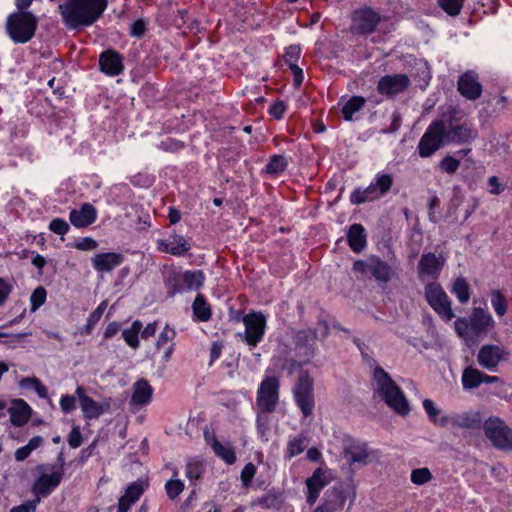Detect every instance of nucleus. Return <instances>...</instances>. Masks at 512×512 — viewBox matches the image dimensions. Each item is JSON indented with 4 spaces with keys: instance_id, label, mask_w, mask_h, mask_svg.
<instances>
[{
    "instance_id": "1",
    "label": "nucleus",
    "mask_w": 512,
    "mask_h": 512,
    "mask_svg": "<svg viewBox=\"0 0 512 512\" xmlns=\"http://www.w3.org/2000/svg\"><path fill=\"white\" fill-rule=\"evenodd\" d=\"M106 7V0H66L59 6L65 23L71 28L93 24Z\"/></svg>"
},
{
    "instance_id": "2",
    "label": "nucleus",
    "mask_w": 512,
    "mask_h": 512,
    "mask_svg": "<svg viewBox=\"0 0 512 512\" xmlns=\"http://www.w3.org/2000/svg\"><path fill=\"white\" fill-rule=\"evenodd\" d=\"M495 325L490 312L482 307H474L469 317H460L455 320L454 330L462 340L470 342L494 329Z\"/></svg>"
},
{
    "instance_id": "3",
    "label": "nucleus",
    "mask_w": 512,
    "mask_h": 512,
    "mask_svg": "<svg viewBox=\"0 0 512 512\" xmlns=\"http://www.w3.org/2000/svg\"><path fill=\"white\" fill-rule=\"evenodd\" d=\"M374 390L395 412L401 415L409 413V404L402 391L381 367L374 370Z\"/></svg>"
},
{
    "instance_id": "4",
    "label": "nucleus",
    "mask_w": 512,
    "mask_h": 512,
    "mask_svg": "<svg viewBox=\"0 0 512 512\" xmlns=\"http://www.w3.org/2000/svg\"><path fill=\"white\" fill-rule=\"evenodd\" d=\"M374 390L395 412L401 415L409 413V404L402 391L381 367L374 370Z\"/></svg>"
},
{
    "instance_id": "5",
    "label": "nucleus",
    "mask_w": 512,
    "mask_h": 512,
    "mask_svg": "<svg viewBox=\"0 0 512 512\" xmlns=\"http://www.w3.org/2000/svg\"><path fill=\"white\" fill-rule=\"evenodd\" d=\"M392 185L393 176L388 173L379 172L367 188L353 191L350 200L353 204H361L380 199L390 191Z\"/></svg>"
},
{
    "instance_id": "6",
    "label": "nucleus",
    "mask_w": 512,
    "mask_h": 512,
    "mask_svg": "<svg viewBox=\"0 0 512 512\" xmlns=\"http://www.w3.org/2000/svg\"><path fill=\"white\" fill-rule=\"evenodd\" d=\"M424 296L429 306L442 320L449 322L454 318L452 301L439 283H428L424 288Z\"/></svg>"
},
{
    "instance_id": "7",
    "label": "nucleus",
    "mask_w": 512,
    "mask_h": 512,
    "mask_svg": "<svg viewBox=\"0 0 512 512\" xmlns=\"http://www.w3.org/2000/svg\"><path fill=\"white\" fill-rule=\"evenodd\" d=\"M484 434L492 445L502 451L512 452V429L499 417H490L483 424Z\"/></svg>"
},
{
    "instance_id": "8",
    "label": "nucleus",
    "mask_w": 512,
    "mask_h": 512,
    "mask_svg": "<svg viewBox=\"0 0 512 512\" xmlns=\"http://www.w3.org/2000/svg\"><path fill=\"white\" fill-rule=\"evenodd\" d=\"M36 25L37 20L31 13L20 12L8 18L7 31L15 42L25 43L34 35Z\"/></svg>"
},
{
    "instance_id": "9",
    "label": "nucleus",
    "mask_w": 512,
    "mask_h": 512,
    "mask_svg": "<svg viewBox=\"0 0 512 512\" xmlns=\"http://www.w3.org/2000/svg\"><path fill=\"white\" fill-rule=\"evenodd\" d=\"M242 323L245 327L243 333H239V337L250 347H255L263 340L267 320L261 312H250L242 317Z\"/></svg>"
},
{
    "instance_id": "10",
    "label": "nucleus",
    "mask_w": 512,
    "mask_h": 512,
    "mask_svg": "<svg viewBox=\"0 0 512 512\" xmlns=\"http://www.w3.org/2000/svg\"><path fill=\"white\" fill-rule=\"evenodd\" d=\"M279 402V379L275 376H265L261 381L256 396V406L259 411L276 409Z\"/></svg>"
},
{
    "instance_id": "11",
    "label": "nucleus",
    "mask_w": 512,
    "mask_h": 512,
    "mask_svg": "<svg viewBox=\"0 0 512 512\" xmlns=\"http://www.w3.org/2000/svg\"><path fill=\"white\" fill-rule=\"evenodd\" d=\"M446 138V126L441 120L433 122L420 139L418 150L421 157H429L435 153L444 143Z\"/></svg>"
},
{
    "instance_id": "12",
    "label": "nucleus",
    "mask_w": 512,
    "mask_h": 512,
    "mask_svg": "<svg viewBox=\"0 0 512 512\" xmlns=\"http://www.w3.org/2000/svg\"><path fill=\"white\" fill-rule=\"evenodd\" d=\"M344 453L350 464L368 465L379 459L378 452L371 449L366 443L350 438L344 441Z\"/></svg>"
},
{
    "instance_id": "13",
    "label": "nucleus",
    "mask_w": 512,
    "mask_h": 512,
    "mask_svg": "<svg viewBox=\"0 0 512 512\" xmlns=\"http://www.w3.org/2000/svg\"><path fill=\"white\" fill-rule=\"evenodd\" d=\"M295 401L305 417L314 409L313 380L305 373L301 374L294 388Z\"/></svg>"
},
{
    "instance_id": "14",
    "label": "nucleus",
    "mask_w": 512,
    "mask_h": 512,
    "mask_svg": "<svg viewBox=\"0 0 512 512\" xmlns=\"http://www.w3.org/2000/svg\"><path fill=\"white\" fill-rule=\"evenodd\" d=\"M75 394L79 399L81 411L86 419H98L110 408L109 400H105L103 402L93 400L86 394L84 387L81 385L77 386Z\"/></svg>"
},
{
    "instance_id": "15",
    "label": "nucleus",
    "mask_w": 512,
    "mask_h": 512,
    "mask_svg": "<svg viewBox=\"0 0 512 512\" xmlns=\"http://www.w3.org/2000/svg\"><path fill=\"white\" fill-rule=\"evenodd\" d=\"M333 479L332 472L326 467L317 468L311 477L306 480L307 486V502L313 505L321 490L328 485Z\"/></svg>"
},
{
    "instance_id": "16",
    "label": "nucleus",
    "mask_w": 512,
    "mask_h": 512,
    "mask_svg": "<svg viewBox=\"0 0 512 512\" xmlns=\"http://www.w3.org/2000/svg\"><path fill=\"white\" fill-rule=\"evenodd\" d=\"M446 262V258L442 255H435L434 253L423 254L420 258L418 265V273L421 280L435 281Z\"/></svg>"
},
{
    "instance_id": "17",
    "label": "nucleus",
    "mask_w": 512,
    "mask_h": 512,
    "mask_svg": "<svg viewBox=\"0 0 512 512\" xmlns=\"http://www.w3.org/2000/svg\"><path fill=\"white\" fill-rule=\"evenodd\" d=\"M507 352L499 345H483L477 353L478 364L489 371H495L499 363L505 360Z\"/></svg>"
},
{
    "instance_id": "18",
    "label": "nucleus",
    "mask_w": 512,
    "mask_h": 512,
    "mask_svg": "<svg viewBox=\"0 0 512 512\" xmlns=\"http://www.w3.org/2000/svg\"><path fill=\"white\" fill-rule=\"evenodd\" d=\"M63 477L62 468L53 470L49 474L41 475L33 485V492L37 497H44L59 485Z\"/></svg>"
},
{
    "instance_id": "19",
    "label": "nucleus",
    "mask_w": 512,
    "mask_h": 512,
    "mask_svg": "<svg viewBox=\"0 0 512 512\" xmlns=\"http://www.w3.org/2000/svg\"><path fill=\"white\" fill-rule=\"evenodd\" d=\"M480 423L478 413L462 412L452 413L450 415H443L441 417V426L445 427L451 425L459 428H474Z\"/></svg>"
},
{
    "instance_id": "20",
    "label": "nucleus",
    "mask_w": 512,
    "mask_h": 512,
    "mask_svg": "<svg viewBox=\"0 0 512 512\" xmlns=\"http://www.w3.org/2000/svg\"><path fill=\"white\" fill-rule=\"evenodd\" d=\"M409 82V78L404 74L384 76L378 83V90L385 95L398 94L408 87Z\"/></svg>"
},
{
    "instance_id": "21",
    "label": "nucleus",
    "mask_w": 512,
    "mask_h": 512,
    "mask_svg": "<svg viewBox=\"0 0 512 512\" xmlns=\"http://www.w3.org/2000/svg\"><path fill=\"white\" fill-rule=\"evenodd\" d=\"M91 262L98 273H109L123 262V256L115 252L99 253L92 257Z\"/></svg>"
},
{
    "instance_id": "22",
    "label": "nucleus",
    "mask_w": 512,
    "mask_h": 512,
    "mask_svg": "<svg viewBox=\"0 0 512 512\" xmlns=\"http://www.w3.org/2000/svg\"><path fill=\"white\" fill-rule=\"evenodd\" d=\"M96 218L97 210L90 203H84L80 209H73L69 215L71 223L77 228L91 225L95 222Z\"/></svg>"
},
{
    "instance_id": "23",
    "label": "nucleus",
    "mask_w": 512,
    "mask_h": 512,
    "mask_svg": "<svg viewBox=\"0 0 512 512\" xmlns=\"http://www.w3.org/2000/svg\"><path fill=\"white\" fill-rule=\"evenodd\" d=\"M355 27L363 32H372L380 21L377 12L370 8H363L353 15Z\"/></svg>"
},
{
    "instance_id": "24",
    "label": "nucleus",
    "mask_w": 512,
    "mask_h": 512,
    "mask_svg": "<svg viewBox=\"0 0 512 512\" xmlns=\"http://www.w3.org/2000/svg\"><path fill=\"white\" fill-rule=\"evenodd\" d=\"M459 92L468 99L474 100L481 95V85L477 76L471 72L465 73L458 82Z\"/></svg>"
},
{
    "instance_id": "25",
    "label": "nucleus",
    "mask_w": 512,
    "mask_h": 512,
    "mask_svg": "<svg viewBox=\"0 0 512 512\" xmlns=\"http://www.w3.org/2000/svg\"><path fill=\"white\" fill-rule=\"evenodd\" d=\"M159 247L164 252L180 256L190 249V244L183 236L173 235L166 240L159 241Z\"/></svg>"
},
{
    "instance_id": "26",
    "label": "nucleus",
    "mask_w": 512,
    "mask_h": 512,
    "mask_svg": "<svg viewBox=\"0 0 512 512\" xmlns=\"http://www.w3.org/2000/svg\"><path fill=\"white\" fill-rule=\"evenodd\" d=\"M101 70L111 76L118 75L123 69L120 56L114 51L103 52L99 59Z\"/></svg>"
},
{
    "instance_id": "27",
    "label": "nucleus",
    "mask_w": 512,
    "mask_h": 512,
    "mask_svg": "<svg viewBox=\"0 0 512 512\" xmlns=\"http://www.w3.org/2000/svg\"><path fill=\"white\" fill-rule=\"evenodd\" d=\"M8 412L10 414L12 424L15 426H22L29 420L31 408L25 401L18 399L12 402Z\"/></svg>"
},
{
    "instance_id": "28",
    "label": "nucleus",
    "mask_w": 512,
    "mask_h": 512,
    "mask_svg": "<svg viewBox=\"0 0 512 512\" xmlns=\"http://www.w3.org/2000/svg\"><path fill=\"white\" fill-rule=\"evenodd\" d=\"M144 488L141 483H133L129 485L125 494L120 497L118 504L119 512H128L131 505L134 504L142 495Z\"/></svg>"
},
{
    "instance_id": "29",
    "label": "nucleus",
    "mask_w": 512,
    "mask_h": 512,
    "mask_svg": "<svg viewBox=\"0 0 512 512\" xmlns=\"http://www.w3.org/2000/svg\"><path fill=\"white\" fill-rule=\"evenodd\" d=\"M153 389L146 380H139L134 385L132 402L136 405H146L150 402Z\"/></svg>"
},
{
    "instance_id": "30",
    "label": "nucleus",
    "mask_w": 512,
    "mask_h": 512,
    "mask_svg": "<svg viewBox=\"0 0 512 512\" xmlns=\"http://www.w3.org/2000/svg\"><path fill=\"white\" fill-rule=\"evenodd\" d=\"M348 242L354 252L362 251L366 246L365 229L360 224H354L348 232Z\"/></svg>"
},
{
    "instance_id": "31",
    "label": "nucleus",
    "mask_w": 512,
    "mask_h": 512,
    "mask_svg": "<svg viewBox=\"0 0 512 512\" xmlns=\"http://www.w3.org/2000/svg\"><path fill=\"white\" fill-rule=\"evenodd\" d=\"M483 372L474 367H466L461 376V383L464 390L469 391L482 384Z\"/></svg>"
},
{
    "instance_id": "32",
    "label": "nucleus",
    "mask_w": 512,
    "mask_h": 512,
    "mask_svg": "<svg viewBox=\"0 0 512 512\" xmlns=\"http://www.w3.org/2000/svg\"><path fill=\"white\" fill-rule=\"evenodd\" d=\"M451 293L459 303L466 304L470 300V285L464 277L455 278L450 286Z\"/></svg>"
},
{
    "instance_id": "33",
    "label": "nucleus",
    "mask_w": 512,
    "mask_h": 512,
    "mask_svg": "<svg viewBox=\"0 0 512 512\" xmlns=\"http://www.w3.org/2000/svg\"><path fill=\"white\" fill-rule=\"evenodd\" d=\"M184 482L179 478V473L172 468V477L165 483V491L169 499H176L184 490Z\"/></svg>"
},
{
    "instance_id": "34",
    "label": "nucleus",
    "mask_w": 512,
    "mask_h": 512,
    "mask_svg": "<svg viewBox=\"0 0 512 512\" xmlns=\"http://www.w3.org/2000/svg\"><path fill=\"white\" fill-rule=\"evenodd\" d=\"M364 104L365 99L360 96H353L348 99L342 107V114L344 119L347 121L352 120L353 115L358 112Z\"/></svg>"
},
{
    "instance_id": "35",
    "label": "nucleus",
    "mask_w": 512,
    "mask_h": 512,
    "mask_svg": "<svg viewBox=\"0 0 512 512\" xmlns=\"http://www.w3.org/2000/svg\"><path fill=\"white\" fill-rule=\"evenodd\" d=\"M142 330V323L138 320L134 321L132 325L122 332L124 341L128 346L133 349L138 348L139 340L138 335Z\"/></svg>"
},
{
    "instance_id": "36",
    "label": "nucleus",
    "mask_w": 512,
    "mask_h": 512,
    "mask_svg": "<svg viewBox=\"0 0 512 512\" xmlns=\"http://www.w3.org/2000/svg\"><path fill=\"white\" fill-rule=\"evenodd\" d=\"M186 287L190 290H198L203 286L205 276L202 271H186L182 275Z\"/></svg>"
},
{
    "instance_id": "37",
    "label": "nucleus",
    "mask_w": 512,
    "mask_h": 512,
    "mask_svg": "<svg viewBox=\"0 0 512 512\" xmlns=\"http://www.w3.org/2000/svg\"><path fill=\"white\" fill-rule=\"evenodd\" d=\"M193 313L199 321H207L211 317V310L201 295H198L193 302Z\"/></svg>"
},
{
    "instance_id": "38",
    "label": "nucleus",
    "mask_w": 512,
    "mask_h": 512,
    "mask_svg": "<svg viewBox=\"0 0 512 512\" xmlns=\"http://www.w3.org/2000/svg\"><path fill=\"white\" fill-rule=\"evenodd\" d=\"M271 411H259L257 410V430L262 440L268 441L270 432L271 418L269 416Z\"/></svg>"
},
{
    "instance_id": "39",
    "label": "nucleus",
    "mask_w": 512,
    "mask_h": 512,
    "mask_svg": "<svg viewBox=\"0 0 512 512\" xmlns=\"http://www.w3.org/2000/svg\"><path fill=\"white\" fill-rule=\"evenodd\" d=\"M490 297L491 305L497 316H504L508 310V303L504 295L499 290H493L490 294Z\"/></svg>"
},
{
    "instance_id": "40",
    "label": "nucleus",
    "mask_w": 512,
    "mask_h": 512,
    "mask_svg": "<svg viewBox=\"0 0 512 512\" xmlns=\"http://www.w3.org/2000/svg\"><path fill=\"white\" fill-rule=\"evenodd\" d=\"M472 131L465 126H457L446 134L448 141L464 143L472 139Z\"/></svg>"
},
{
    "instance_id": "41",
    "label": "nucleus",
    "mask_w": 512,
    "mask_h": 512,
    "mask_svg": "<svg viewBox=\"0 0 512 512\" xmlns=\"http://www.w3.org/2000/svg\"><path fill=\"white\" fill-rule=\"evenodd\" d=\"M372 264L373 268L371 276L375 277L378 281L387 282L391 276L389 266L382 262L378 257H374Z\"/></svg>"
},
{
    "instance_id": "42",
    "label": "nucleus",
    "mask_w": 512,
    "mask_h": 512,
    "mask_svg": "<svg viewBox=\"0 0 512 512\" xmlns=\"http://www.w3.org/2000/svg\"><path fill=\"white\" fill-rule=\"evenodd\" d=\"M432 479V472L427 467L413 469L410 474V481L417 486L425 485L431 482Z\"/></svg>"
},
{
    "instance_id": "43",
    "label": "nucleus",
    "mask_w": 512,
    "mask_h": 512,
    "mask_svg": "<svg viewBox=\"0 0 512 512\" xmlns=\"http://www.w3.org/2000/svg\"><path fill=\"white\" fill-rule=\"evenodd\" d=\"M212 448L215 454L223 459L227 464H233L236 461L235 453L230 446L223 445L217 440H214Z\"/></svg>"
},
{
    "instance_id": "44",
    "label": "nucleus",
    "mask_w": 512,
    "mask_h": 512,
    "mask_svg": "<svg viewBox=\"0 0 512 512\" xmlns=\"http://www.w3.org/2000/svg\"><path fill=\"white\" fill-rule=\"evenodd\" d=\"M20 387L23 389L34 390L39 397L46 398L48 395L47 388L35 377H27L20 381Z\"/></svg>"
},
{
    "instance_id": "45",
    "label": "nucleus",
    "mask_w": 512,
    "mask_h": 512,
    "mask_svg": "<svg viewBox=\"0 0 512 512\" xmlns=\"http://www.w3.org/2000/svg\"><path fill=\"white\" fill-rule=\"evenodd\" d=\"M287 167V160L284 156L274 155L266 165V172L272 175H278Z\"/></svg>"
},
{
    "instance_id": "46",
    "label": "nucleus",
    "mask_w": 512,
    "mask_h": 512,
    "mask_svg": "<svg viewBox=\"0 0 512 512\" xmlns=\"http://www.w3.org/2000/svg\"><path fill=\"white\" fill-rule=\"evenodd\" d=\"M375 256H370L365 260L355 261L353 264V271L359 274L362 277H370L372 273L373 264Z\"/></svg>"
},
{
    "instance_id": "47",
    "label": "nucleus",
    "mask_w": 512,
    "mask_h": 512,
    "mask_svg": "<svg viewBox=\"0 0 512 512\" xmlns=\"http://www.w3.org/2000/svg\"><path fill=\"white\" fill-rule=\"evenodd\" d=\"M422 404L425 412L429 416L430 421L436 425L441 426V411L436 406V404L431 399H424Z\"/></svg>"
},
{
    "instance_id": "48",
    "label": "nucleus",
    "mask_w": 512,
    "mask_h": 512,
    "mask_svg": "<svg viewBox=\"0 0 512 512\" xmlns=\"http://www.w3.org/2000/svg\"><path fill=\"white\" fill-rule=\"evenodd\" d=\"M305 443L301 437L291 439L287 444L286 457L291 459L304 451Z\"/></svg>"
},
{
    "instance_id": "49",
    "label": "nucleus",
    "mask_w": 512,
    "mask_h": 512,
    "mask_svg": "<svg viewBox=\"0 0 512 512\" xmlns=\"http://www.w3.org/2000/svg\"><path fill=\"white\" fill-rule=\"evenodd\" d=\"M345 499L339 494L327 499L321 506L326 512H337L344 506Z\"/></svg>"
},
{
    "instance_id": "50",
    "label": "nucleus",
    "mask_w": 512,
    "mask_h": 512,
    "mask_svg": "<svg viewBox=\"0 0 512 512\" xmlns=\"http://www.w3.org/2000/svg\"><path fill=\"white\" fill-rule=\"evenodd\" d=\"M46 295V290L41 286H39L33 291L30 297L32 312L36 311L40 306H42L45 303Z\"/></svg>"
},
{
    "instance_id": "51",
    "label": "nucleus",
    "mask_w": 512,
    "mask_h": 512,
    "mask_svg": "<svg viewBox=\"0 0 512 512\" xmlns=\"http://www.w3.org/2000/svg\"><path fill=\"white\" fill-rule=\"evenodd\" d=\"M441 8L451 16L458 15L463 5V0H439Z\"/></svg>"
},
{
    "instance_id": "52",
    "label": "nucleus",
    "mask_w": 512,
    "mask_h": 512,
    "mask_svg": "<svg viewBox=\"0 0 512 512\" xmlns=\"http://www.w3.org/2000/svg\"><path fill=\"white\" fill-rule=\"evenodd\" d=\"M203 472L202 465L198 461H190L186 464L185 475L190 481L197 480Z\"/></svg>"
},
{
    "instance_id": "53",
    "label": "nucleus",
    "mask_w": 512,
    "mask_h": 512,
    "mask_svg": "<svg viewBox=\"0 0 512 512\" xmlns=\"http://www.w3.org/2000/svg\"><path fill=\"white\" fill-rule=\"evenodd\" d=\"M459 166L460 160L452 156H445L440 162V168L448 174H454Z\"/></svg>"
},
{
    "instance_id": "54",
    "label": "nucleus",
    "mask_w": 512,
    "mask_h": 512,
    "mask_svg": "<svg viewBox=\"0 0 512 512\" xmlns=\"http://www.w3.org/2000/svg\"><path fill=\"white\" fill-rule=\"evenodd\" d=\"M49 229L55 234L63 236L68 232L69 225L65 220L61 218H55L50 222Z\"/></svg>"
},
{
    "instance_id": "55",
    "label": "nucleus",
    "mask_w": 512,
    "mask_h": 512,
    "mask_svg": "<svg viewBox=\"0 0 512 512\" xmlns=\"http://www.w3.org/2000/svg\"><path fill=\"white\" fill-rule=\"evenodd\" d=\"M256 474V467L252 463H248L244 466L241 471V481L245 487H248L251 484L253 477Z\"/></svg>"
},
{
    "instance_id": "56",
    "label": "nucleus",
    "mask_w": 512,
    "mask_h": 512,
    "mask_svg": "<svg viewBox=\"0 0 512 512\" xmlns=\"http://www.w3.org/2000/svg\"><path fill=\"white\" fill-rule=\"evenodd\" d=\"M75 247L80 251H93L98 247V242L91 237H84L76 241Z\"/></svg>"
},
{
    "instance_id": "57",
    "label": "nucleus",
    "mask_w": 512,
    "mask_h": 512,
    "mask_svg": "<svg viewBox=\"0 0 512 512\" xmlns=\"http://www.w3.org/2000/svg\"><path fill=\"white\" fill-rule=\"evenodd\" d=\"M59 404L64 413H69L76 409V399L71 395H62Z\"/></svg>"
},
{
    "instance_id": "58",
    "label": "nucleus",
    "mask_w": 512,
    "mask_h": 512,
    "mask_svg": "<svg viewBox=\"0 0 512 512\" xmlns=\"http://www.w3.org/2000/svg\"><path fill=\"white\" fill-rule=\"evenodd\" d=\"M175 337V331L169 326H165L162 332L159 335V338L157 340V347L160 348L161 346L167 344L168 342L172 341Z\"/></svg>"
},
{
    "instance_id": "59",
    "label": "nucleus",
    "mask_w": 512,
    "mask_h": 512,
    "mask_svg": "<svg viewBox=\"0 0 512 512\" xmlns=\"http://www.w3.org/2000/svg\"><path fill=\"white\" fill-rule=\"evenodd\" d=\"M40 502V498L37 497L33 501L26 502L24 504L11 508L10 512H35L37 504Z\"/></svg>"
},
{
    "instance_id": "60",
    "label": "nucleus",
    "mask_w": 512,
    "mask_h": 512,
    "mask_svg": "<svg viewBox=\"0 0 512 512\" xmlns=\"http://www.w3.org/2000/svg\"><path fill=\"white\" fill-rule=\"evenodd\" d=\"M68 443L72 448H77L81 445L82 435L79 427L75 426L72 428L68 437Z\"/></svg>"
},
{
    "instance_id": "61",
    "label": "nucleus",
    "mask_w": 512,
    "mask_h": 512,
    "mask_svg": "<svg viewBox=\"0 0 512 512\" xmlns=\"http://www.w3.org/2000/svg\"><path fill=\"white\" fill-rule=\"evenodd\" d=\"M145 29V22L142 20H137L131 25V35L135 37H140L144 34Z\"/></svg>"
},
{
    "instance_id": "62",
    "label": "nucleus",
    "mask_w": 512,
    "mask_h": 512,
    "mask_svg": "<svg viewBox=\"0 0 512 512\" xmlns=\"http://www.w3.org/2000/svg\"><path fill=\"white\" fill-rule=\"evenodd\" d=\"M10 292L11 286L4 279L0 278V305L6 301Z\"/></svg>"
},
{
    "instance_id": "63",
    "label": "nucleus",
    "mask_w": 512,
    "mask_h": 512,
    "mask_svg": "<svg viewBox=\"0 0 512 512\" xmlns=\"http://www.w3.org/2000/svg\"><path fill=\"white\" fill-rule=\"evenodd\" d=\"M285 111V106L282 102L275 103L270 108V114L276 119H280Z\"/></svg>"
},
{
    "instance_id": "64",
    "label": "nucleus",
    "mask_w": 512,
    "mask_h": 512,
    "mask_svg": "<svg viewBox=\"0 0 512 512\" xmlns=\"http://www.w3.org/2000/svg\"><path fill=\"white\" fill-rule=\"evenodd\" d=\"M32 453V450L27 446H22L18 448L15 452V459L17 461H23L25 460L30 454Z\"/></svg>"
}]
</instances>
